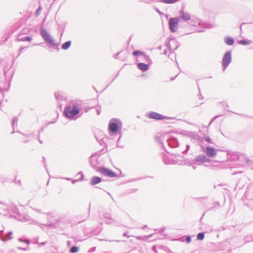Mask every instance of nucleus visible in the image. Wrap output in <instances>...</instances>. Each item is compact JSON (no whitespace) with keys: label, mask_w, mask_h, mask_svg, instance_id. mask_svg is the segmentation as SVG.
<instances>
[{"label":"nucleus","mask_w":253,"mask_h":253,"mask_svg":"<svg viewBox=\"0 0 253 253\" xmlns=\"http://www.w3.org/2000/svg\"><path fill=\"white\" fill-rule=\"evenodd\" d=\"M207 155L211 157H214L216 155V152L213 148L208 147L206 150Z\"/></svg>","instance_id":"0eeeda50"},{"label":"nucleus","mask_w":253,"mask_h":253,"mask_svg":"<svg viewBox=\"0 0 253 253\" xmlns=\"http://www.w3.org/2000/svg\"><path fill=\"white\" fill-rule=\"evenodd\" d=\"M138 68L143 71H146L148 69V65L146 64L139 63L137 65Z\"/></svg>","instance_id":"9b49d317"},{"label":"nucleus","mask_w":253,"mask_h":253,"mask_svg":"<svg viewBox=\"0 0 253 253\" xmlns=\"http://www.w3.org/2000/svg\"><path fill=\"white\" fill-rule=\"evenodd\" d=\"M71 42L70 41L67 42L63 43L62 45V48L66 50L67 49L71 46Z\"/></svg>","instance_id":"ddd939ff"},{"label":"nucleus","mask_w":253,"mask_h":253,"mask_svg":"<svg viewBox=\"0 0 253 253\" xmlns=\"http://www.w3.org/2000/svg\"><path fill=\"white\" fill-rule=\"evenodd\" d=\"M101 181V179L99 177L94 176L93 177L90 181V184L91 185H95L96 184L99 183Z\"/></svg>","instance_id":"9d476101"},{"label":"nucleus","mask_w":253,"mask_h":253,"mask_svg":"<svg viewBox=\"0 0 253 253\" xmlns=\"http://www.w3.org/2000/svg\"><path fill=\"white\" fill-rule=\"evenodd\" d=\"M78 251V248L76 247H73L70 249V252L72 253H75Z\"/></svg>","instance_id":"f3484780"},{"label":"nucleus","mask_w":253,"mask_h":253,"mask_svg":"<svg viewBox=\"0 0 253 253\" xmlns=\"http://www.w3.org/2000/svg\"><path fill=\"white\" fill-rule=\"evenodd\" d=\"M206 159V157L203 156H200L197 157L196 161H203L204 160Z\"/></svg>","instance_id":"a211bd4d"},{"label":"nucleus","mask_w":253,"mask_h":253,"mask_svg":"<svg viewBox=\"0 0 253 253\" xmlns=\"http://www.w3.org/2000/svg\"><path fill=\"white\" fill-rule=\"evenodd\" d=\"M118 129V126L117 124L116 123H111L109 126V129L110 131L112 132H116L117 131Z\"/></svg>","instance_id":"1a4fd4ad"},{"label":"nucleus","mask_w":253,"mask_h":253,"mask_svg":"<svg viewBox=\"0 0 253 253\" xmlns=\"http://www.w3.org/2000/svg\"><path fill=\"white\" fill-rule=\"evenodd\" d=\"M239 43L243 44V45H248L250 44V42L249 41H245V40H241L239 42Z\"/></svg>","instance_id":"dca6fc26"},{"label":"nucleus","mask_w":253,"mask_h":253,"mask_svg":"<svg viewBox=\"0 0 253 253\" xmlns=\"http://www.w3.org/2000/svg\"><path fill=\"white\" fill-rule=\"evenodd\" d=\"M231 55L230 52L226 53L222 60V64L225 67H226L231 62Z\"/></svg>","instance_id":"39448f33"},{"label":"nucleus","mask_w":253,"mask_h":253,"mask_svg":"<svg viewBox=\"0 0 253 253\" xmlns=\"http://www.w3.org/2000/svg\"><path fill=\"white\" fill-rule=\"evenodd\" d=\"M143 53L140 51H135L133 52V55L137 56L139 55H143Z\"/></svg>","instance_id":"6ab92c4d"},{"label":"nucleus","mask_w":253,"mask_h":253,"mask_svg":"<svg viewBox=\"0 0 253 253\" xmlns=\"http://www.w3.org/2000/svg\"><path fill=\"white\" fill-rule=\"evenodd\" d=\"M149 118L151 119H156V120H164L166 119V117L160 114L157 113L156 112H151L148 114Z\"/></svg>","instance_id":"423d86ee"},{"label":"nucleus","mask_w":253,"mask_h":253,"mask_svg":"<svg viewBox=\"0 0 253 253\" xmlns=\"http://www.w3.org/2000/svg\"><path fill=\"white\" fill-rule=\"evenodd\" d=\"M99 171L104 175L110 177H114L116 176V174L114 172L104 168H101L99 169Z\"/></svg>","instance_id":"7ed1b4c3"},{"label":"nucleus","mask_w":253,"mask_h":253,"mask_svg":"<svg viewBox=\"0 0 253 253\" xmlns=\"http://www.w3.org/2000/svg\"><path fill=\"white\" fill-rule=\"evenodd\" d=\"M186 241L187 242V243H189L191 241V238L190 237L188 236L186 238Z\"/></svg>","instance_id":"412c9836"},{"label":"nucleus","mask_w":253,"mask_h":253,"mask_svg":"<svg viewBox=\"0 0 253 253\" xmlns=\"http://www.w3.org/2000/svg\"><path fill=\"white\" fill-rule=\"evenodd\" d=\"M197 238L199 240H202L204 238V234L200 233L197 235Z\"/></svg>","instance_id":"2eb2a0df"},{"label":"nucleus","mask_w":253,"mask_h":253,"mask_svg":"<svg viewBox=\"0 0 253 253\" xmlns=\"http://www.w3.org/2000/svg\"><path fill=\"white\" fill-rule=\"evenodd\" d=\"M79 109L76 106H67L65 108L64 113L68 118H72L79 113Z\"/></svg>","instance_id":"f257e3e1"},{"label":"nucleus","mask_w":253,"mask_h":253,"mask_svg":"<svg viewBox=\"0 0 253 253\" xmlns=\"http://www.w3.org/2000/svg\"><path fill=\"white\" fill-rule=\"evenodd\" d=\"M225 42L227 44L231 45L234 43V41L233 38L231 37H228L225 40Z\"/></svg>","instance_id":"f8f14e48"},{"label":"nucleus","mask_w":253,"mask_h":253,"mask_svg":"<svg viewBox=\"0 0 253 253\" xmlns=\"http://www.w3.org/2000/svg\"><path fill=\"white\" fill-rule=\"evenodd\" d=\"M41 35L42 38L45 41H46L47 42L51 44H54V41L52 39L50 35L45 30H42Z\"/></svg>","instance_id":"20e7f679"},{"label":"nucleus","mask_w":253,"mask_h":253,"mask_svg":"<svg viewBox=\"0 0 253 253\" xmlns=\"http://www.w3.org/2000/svg\"><path fill=\"white\" fill-rule=\"evenodd\" d=\"M205 140L206 141H207L208 142H209V143H211V138L209 137H206L205 138Z\"/></svg>","instance_id":"aec40b11"},{"label":"nucleus","mask_w":253,"mask_h":253,"mask_svg":"<svg viewBox=\"0 0 253 253\" xmlns=\"http://www.w3.org/2000/svg\"><path fill=\"white\" fill-rule=\"evenodd\" d=\"M178 20L177 18H171L169 20V26L170 30L174 32L178 27Z\"/></svg>","instance_id":"f03ea898"},{"label":"nucleus","mask_w":253,"mask_h":253,"mask_svg":"<svg viewBox=\"0 0 253 253\" xmlns=\"http://www.w3.org/2000/svg\"><path fill=\"white\" fill-rule=\"evenodd\" d=\"M179 0H163V2L167 4L173 3L178 1Z\"/></svg>","instance_id":"4468645a"},{"label":"nucleus","mask_w":253,"mask_h":253,"mask_svg":"<svg viewBox=\"0 0 253 253\" xmlns=\"http://www.w3.org/2000/svg\"><path fill=\"white\" fill-rule=\"evenodd\" d=\"M181 18L187 21L190 19V16L189 13L184 11H181L180 12Z\"/></svg>","instance_id":"6e6552de"},{"label":"nucleus","mask_w":253,"mask_h":253,"mask_svg":"<svg viewBox=\"0 0 253 253\" xmlns=\"http://www.w3.org/2000/svg\"><path fill=\"white\" fill-rule=\"evenodd\" d=\"M32 38L29 37H26L25 38V40H26L28 42H31L32 41Z\"/></svg>","instance_id":"4be33fe9"}]
</instances>
